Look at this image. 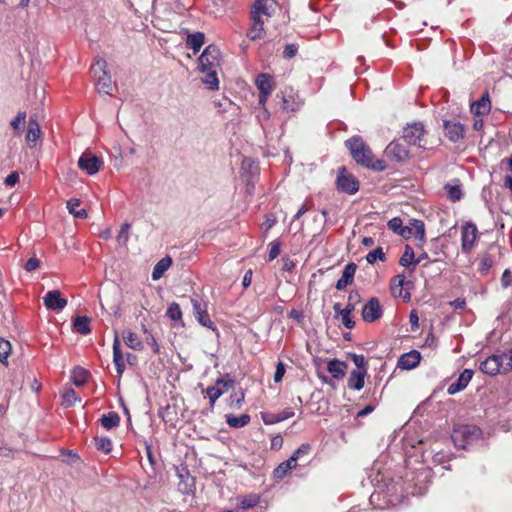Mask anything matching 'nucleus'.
Here are the masks:
<instances>
[{
    "label": "nucleus",
    "instance_id": "obj_1",
    "mask_svg": "<svg viewBox=\"0 0 512 512\" xmlns=\"http://www.w3.org/2000/svg\"><path fill=\"white\" fill-rule=\"evenodd\" d=\"M345 143L353 159L358 164L375 170L384 169L383 162L375 159L371 149L364 143L362 138L355 136L348 139Z\"/></svg>",
    "mask_w": 512,
    "mask_h": 512
},
{
    "label": "nucleus",
    "instance_id": "obj_2",
    "mask_svg": "<svg viewBox=\"0 0 512 512\" xmlns=\"http://www.w3.org/2000/svg\"><path fill=\"white\" fill-rule=\"evenodd\" d=\"M479 368L484 374L490 376L512 371V350L487 357L481 362Z\"/></svg>",
    "mask_w": 512,
    "mask_h": 512
},
{
    "label": "nucleus",
    "instance_id": "obj_3",
    "mask_svg": "<svg viewBox=\"0 0 512 512\" xmlns=\"http://www.w3.org/2000/svg\"><path fill=\"white\" fill-rule=\"evenodd\" d=\"M482 431L476 425H458L453 429L451 438L456 447L465 449L467 445L481 437Z\"/></svg>",
    "mask_w": 512,
    "mask_h": 512
},
{
    "label": "nucleus",
    "instance_id": "obj_4",
    "mask_svg": "<svg viewBox=\"0 0 512 512\" xmlns=\"http://www.w3.org/2000/svg\"><path fill=\"white\" fill-rule=\"evenodd\" d=\"M106 69L107 62L102 58L97 59L91 67V70L96 77V87L98 92L102 94H111L114 84L112 83L111 77Z\"/></svg>",
    "mask_w": 512,
    "mask_h": 512
},
{
    "label": "nucleus",
    "instance_id": "obj_5",
    "mask_svg": "<svg viewBox=\"0 0 512 512\" xmlns=\"http://www.w3.org/2000/svg\"><path fill=\"white\" fill-rule=\"evenodd\" d=\"M220 67V51L214 45L205 48L198 59L200 71L218 70Z\"/></svg>",
    "mask_w": 512,
    "mask_h": 512
},
{
    "label": "nucleus",
    "instance_id": "obj_6",
    "mask_svg": "<svg viewBox=\"0 0 512 512\" xmlns=\"http://www.w3.org/2000/svg\"><path fill=\"white\" fill-rule=\"evenodd\" d=\"M191 303L193 306V314L197 321L204 327L209 328L213 331H216L215 323L210 319V316L207 311V304L198 298H191Z\"/></svg>",
    "mask_w": 512,
    "mask_h": 512
},
{
    "label": "nucleus",
    "instance_id": "obj_7",
    "mask_svg": "<svg viewBox=\"0 0 512 512\" xmlns=\"http://www.w3.org/2000/svg\"><path fill=\"white\" fill-rule=\"evenodd\" d=\"M393 231L404 239L414 238L417 245L422 246L425 243V226H390Z\"/></svg>",
    "mask_w": 512,
    "mask_h": 512
},
{
    "label": "nucleus",
    "instance_id": "obj_8",
    "mask_svg": "<svg viewBox=\"0 0 512 512\" xmlns=\"http://www.w3.org/2000/svg\"><path fill=\"white\" fill-rule=\"evenodd\" d=\"M424 134V126L421 123L409 124L403 129V139L410 145L422 147Z\"/></svg>",
    "mask_w": 512,
    "mask_h": 512
},
{
    "label": "nucleus",
    "instance_id": "obj_9",
    "mask_svg": "<svg viewBox=\"0 0 512 512\" xmlns=\"http://www.w3.org/2000/svg\"><path fill=\"white\" fill-rule=\"evenodd\" d=\"M257 89L259 90V105L265 106L269 95L273 91V78L268 74H259L255 80Z\"/></svg>",
    "mask_w": 512,
    "mask_h": 512
},
{
    "label": "nucleus",
    "instance_id": "obj_10",
    "mask_svg": "<svg viewBox=\"0 0 512 512\" xmlns=\"http://www.w3.org/2000/svg\"><path fill=\"white\" fill-rule=\"evenodd\" d=\"M102 165L103 161L89 151L84 152L78 160V167L89 175L96 174Z\"/></svg>",
    "mask_w": 512,
    "mask_h": 512
},
{
    "label": "nucleus",
    "instance_id": "obj_11",
    "mask_svg": "<svg viewBox=\"0 0 512 512\" xmlns=\"http://www.w3.org/2000/svg\"><path fill=\"white\" fill-rule=\"evenodd\" d=\"M233 384L234 381L232 379L225 380L223 378H219L216 380L214 386L208 387L206 389L205 393L209 398V404L211 408L214 407L216 400L220 398L225 392H227Z\"/></svg>",
    "mask_w": 512,
    "mask_h": 512
},
{
    "label": "nucleus",
    "instance_id": "obj_12",
    "mask_svg": "<svg viewBox=\"0 0 512 512\" xmlns=\"http://www.w3.org/2000/svg\"><path fill=\"white\" fill-rule=\"evenodd\" d=\"M361 314L365 322L372 323L379 320L383 315V310L378 298H370L363 306Z\"/></svg>",
    "mask_w": 512,
    "mask_h": 512
},
{
    "label": "nucleus",
    "instance_id": "obj_13",
    "mask_svg": "<svg viewBox=\"0 0 512 512\" xmlns=\"http://www.w3.org/2000/svg\"><path fill=\"white\" fill-rule=\"evenodd\" d=\"M277 3L275 0H257L253 5L250 18L268 19L273 14Z\"/></svg>",
    "mask_w": 512,
    "mask_h": 512
},
{
    "label": "nucleus",
    "instance_id": "obj_14",
    "mask_svg": "<svg viewBox=\"0 0 512 512\" xmlns=\"http://www.w3.org/2000/svg\"><path fill=\"white\" fill-rule=\"evenodd\" d=\"M478 239L477 226H462L461 249L463 253H470Z\"/></svg>",
    "mask_w": 512,
    "mask_h": 512
},
{
    "label": "nucleus",
    "instance_id": "obj_15",
    "mask_svg": "<svg viewBox=\"0 0 512 512\" xmlns=\"http://www.w3.org/2000/svg\"><path fill=\"white\" fill-rule=\"evenodd\" d=\"M338 188L344 192L354 194L358 191L359 185L356 178L347 173L345 168H342L337 177Z\"/></svg>",
    "mask_w": 512,
    "mask_h": 512
},
{
    "label": "nucleus",
    "instance_id": "obj_16",
    "mask_svg": "<svg viewBox=\"0 0 512 512\" xmlns=\"http://www.w3.org/2000/svg\"><path fill=\"white\" fill-rule=\"evenodd\" d=\"M44 305L47 309L60 311L67 306V300L61 297L58 290H51L43 297Z\"/></svg>",
    "mask_w": 512,
    "mask_h": 512
},
{
    "label": "nucleus",
    "instance_id": "obj_17",
    "mask_svg": "<svg viewBox=\"0 0 512 512\" xmlns=\"http://www.w3.org/2000/svg\"><path fill=\"white\" fill-rule=\"evenodd\" d=\"M445 136L452 142H458L464 138L465 127L456 121L444 122Z\"/></svg>",
    "mask_w": 512,
    "mask_h": 512
},
{
    "label": "nucleus",
    "instance_id": "obj_18",
    "mask_svg": "<svg viewBox=\"0 0 512 512\" xmlns=\"http://www.w3.org/2000/svg\"><path fill=\"white\" fill-rule=\"evenodd\" d=\"M421 360V354L417 350H411L402 354L397 362V366L403 370H411L416 368Z\"/></svg>",
    "mask_w": 512,
    "mask_h": 512
},
{
    "label": "nucleus",
    "instance_id": "obj_19",
    "mask_svg": "<svg viewBox=\"0 0 512 512\" xmlns=\"http://www.w3.org/2000/svg\"><path fill=\"white\" fill-rule=\"evenodd\" d=\"M473 370L471 369H464L461 374L459 375L458 379L456 382H453L451 383L449 386H448V389H447V393L449 395H454L460 391H463L467 385L469 384V382L471 381L472 377H473Z\"/></svg>",
    "mask_w": 512,
    "mask_h": 512
},
{
    "label": "nucleus",
    "instance_id": "obj_20",
    "mask_svg": "<svg viewBox=\"0 0 512 512\" xmlns=\"http://www.w3.org/2000/svg\"><path fill=\"white\" fill-rule=\"evenodd\" d=\"M26 142L29 147H35L41 138V129L36 117H30L26 132Z\"/></svg>",
    "mask_w": 512,
    "mask_h": 512
},
{
    "label": "nucleus",
    "instance_id": "obj_21",
    "mask_svg": "<svg viewBox=\"0 0 512 512\" xmlns=\"http://www.w3.org/2000/svg\"><path fill=\"white\" fill-rule=\"evenodd\" d=\"M357 265L354 262L348 263L342 272L341 278L336 282V289L343 290L354 281Z\"/></svg>",
    "mask_w": 512,
    "mask_h": 512
},
{
    "label": "nucleus",
    "instance_id": "obj_22",
    "mask_svg": "<svg viewBox=\"0 0 512 512\" xmlns=\"http://www.w3.org/2000/svg\"><path fill=\"white\" fill-rule=\"evenodd\" d=\"M113 362L117 371V374L121 376L125 370L124 356L120 349V340L118 333L115 332L113 340Z\"/></svg>",
    "mask_w": 512,
    "mask_h": 512
},
{
    "label": "nucleus",
    "instance_id": "obj_23",
    "mask_svg": "<svg viewBox=\"0 0 512 512\" xmlns=\"http://www.w3.org/2000/svg\"><path fill=\"white\" fill-rule=\"evenodd\" d=\"M347 364L339 359H332L327 363V371L333 379L342 380L346 375Z\"/></svg>",
    "mask_w": 512,
    "mask_h": 512
},
{
    "label": "nucleus",
    "instance_id": "obj_24",
    "mask_svg": "<svg viewBox=\"0 0 512 512\" xmlns=\"http://www.w3.org/2000/svg\"><path fill=\"white\" fill-rule=\"evenodd\" d=\"M251 22L247 31V37L252 41L263 39L265 36L264 19L251 18Z\"/></svg>",
    "mask_w": 512,
    "mask_h": 512
},
{
    "label": "nucleus",
    "instance_id": "obj_25",
    "mask_svg": "<svg viewBox=\"0 0 512 512\" xmlns=\"http://www.w3.org/2000/svg\"><path fill=\"white\" fill-rule=\"evenodd\" d=\"M366 376L367 372H365V370H352L347 381V387L352 390H361L365 385Z\"/></svg>",
    "mask_w": 512,
    "mask_h": 512
},
{
    "label": "nucleus",
    "instance_id": "obj_26",
    "mask_svg": "<svg viewBox=\"0 0 512 512\" xmlns=\"http://www.w3.org/2000/svg\"><path fill=\"white\" fill-rule=\"evenodd\" d=\"M386 153L397 161H404L409 156L408 149L398 142L390 143L386 148Z\"/></svg>",
    "mask_w": 512,
    "mask_h": 512
},
{
    "label": "nucleus",
    "instance_id": "obj_27",
    "mask_svg": "<svg viewBox=\"0 0 512 512\" xmlns=\"http://www.w3.org/2000/svg\"><path fill=\"white\" fill-rule=\"evenodd\" d=\"M172 265V258L170 256H165L160 259L154 266L152 271V279L159 280L164 273L170 268Z\"/></svg>",
    "mask_w": 512,
    "mask_h": 512
},
{
    "label": "nucleus",
    "instance_id": "obj_28",
    "mask_svg": "<svg viewBox=\"0 0 512 512\" xmlns=\"http://www.w3.org/2000/svg\"><path fill=\"white\" fill-rule=\"evenodd\" d=\"M226 423L231 428H242L249 424L251 417L249 414H242L240 416H236L233 414H227L225 416Z\"/></svg>",
    "mask_w": 512,
    "mask_h": 512
},
{
    "label": "nucleus",
    "instance_id": "obj_29",
    "mask_svg": "<svg viewBox=\"0 0 512 512\" xmlns=\"http://www.w3.org/2000/svg\"><path fill=\"white\" fill-rule=\"evenodd\" d=\"M90 322L87 316H76L73 320V328L81 335H88L91 332Z\"/></svg>",
    "mask_w": 512,
    "mask_h": 512
},
{
    "label": "nucleus",
    "instance_id": "obj_30",
    "mask_svg": "<svg viewBox=\"0 0 512 512\" xmlns=\"http://www.w3.org/2000/svg\"><path fill=\"white\" fill-rule=\"evenodd\" d=\"M100 423L106 430H111L119 426L120 416L114 411L108 412L101 416Z\"/></svg>",
    "mask_w": 512,
    "mask_h": 512
},
{
    "label": "nucleus",
    "instance_id": "obj_31",
    "mask_svg": "<svg viewBox=\"0 0 512 512\" xmlns=\"http://www.w3.org/2000/svg\"><path fill=\"white\" fill-rule=\"evenodd\" d=\"M260 503V496L251 493L239 498V510H248L256 507Z\"/></svg>",
    "mask_w": 512,
    "mask_h": 512
},
{
    "label": "nucleus",
    "instance_id": "obj_32",
    "mask_svg": "<svg viewBox=\"0 0 512 512\" xmlns=\"http://www.w3.org/2000/svg\"><path fill=\"white\" fill-rule=\"evenodd\" d=\"M89 376L90 373L86 369L75 367L72 371L71 379L74 385L80 387L88 382Z\"/></svg>",
    "mask_w": 512,
    "mask_h": 512
},
{
    "label": "nucleus",
    "instance_id": "obj_33",
    "mask_svg": "<svg viewBox=\"0 0 512 512\" xmlns=\"http://www.w3.org/2000/svg\"><path fill=\"white\" fill-rule=\"evenodd\" d=\"M490 111V101L488 95H484L480 100L471 104V112L475 115H483Z\"/></svg>",
    "mask_w": 512,
    "mask_h": 512
},
{
    "label": "nucleus",
    "instance_id": "obj_34",
    "mask_svg": "<svg viewBox=\"0 0 512 512\" xmlns=\"http://www.w3.org/2000/svg\"><path fill=\"white\" fill-rule=\"evenodd\" d=\"M123 339L125 344L136 351H140L143 348L142 341L138 338L137 334L131 331H127L123 333Z\"/></svg>",
    "mask_w": 512,
    "mask_h": 512
},
{
    "label": "nucleus",
    "instance_id": "obj_35",
    "mask_svg": "<svg viewBox=\"0 0 512 512\" xmlns=\"http://www.w3.org/2000/svg\"><path fill=\"white\" fill-rule=\"evenodd\" d=\"M244 400L245 392L242 388H239L230 395L228 405L231 409L239 410L242 407Z\"/></svg>",
    "mask_w": 512,
    "mask_h": 512
},
{
    "label": "nucleus",
    "instance_id": "obj_36",
    "mask_svg": "<svg viewBox=\"0 0 512 512\" xmlns=\"http://www.w3.org/2000/svg\"><path fill=\"white\" fill-rule=\"evenodd\" d=\"M80 206V200L78 199H70L67 202V209L70 214H73L76 219H85L87 216L86 210L84 208L78 209Z\"/></svg>",
    "mask_w": 512,
    "mask_h": 512
},
{
    "label": "nucleus",
    "instance_id": "obj_37",
    "mask_svg": "<svg viewBox=\"0 0 512 512\" xmlns=\"http://www.w3.org/2000/svg\"><path fill=\"white\" fill-rule=\"evenodd\" d=\"M420 261H421L420 259L414 260V251H413L412 247L409 245H406L405 251L399 260L400 265H402L404 267H409L410 265L416 266L417 264L420 263Z\"/></svg>",
    "mask_w": 512,
    "mask_h": 512
},
{
    "label": "nucleus",
    "instance_id": "obj_38",
    "mask_svg": "<svg viewBox=\"0 0 512 512\" xmlns=\"http://www.w3.org/2000/svg\"><path fill=\"white\" fill-rule=\"evenodd\" d=\"M205 74V77L202 78V82L212 90H216L219 87V80L217 78V70H208L201 71Z\"/></svg>",
    "mask_w": 512,
    "mask_h": 512
},
{
    "label": "nucleus",
    "instance_id": "obj_39",
    "mask_svg": "<svg viewBox=\"0 0 512 512\" xmlns=\"http://www.w3.org/2000/svg\"><path fill=\"white\" fill-rule=\"evenodd\" d=\"M204 44V34L197 32L195 34L188 35L187 37V45L194 50V52H198L202 45Z\"/></svg>",
    "mask_w": 512,
    "mask_h": 512
},
{
    "label": "nucleus",
    "instance_id": "obj_40",
    "mask_svg": "<svg viewBox=\"0 0 512 512\" xmlns=\"http://www.w3.org/2000/svg\"><path fill=\"white\" fill-rule=\"evenodd\" d=\"M448 197L452 200V201H458L461 199L462 197V190H461V185L458 183V181H456L454 184H446L445 187H444Z\"/></svg>",
    "mask_w": 512,
    "mask_h": 512
},
{
    "label": "nucleus",
    "instance_id": "obj_41",
    "mask_svg": "<svg viewBox=\"0 0 512 512\" xmlns=\"http://www.w3.org/2000/svg\"><path fill=\"white\" fill-rule=\"evenodd\" d=\"M166 315L173 321L181 322V326H184V322L182 320V311L178 303H171L166 310Z\"/></svg>",
    "mask_w": 512,
    "mask_h": 512
},
{
    "label": "nucleus",
    "instance_id": "obj_42",
    "mask_svg": "<svg viewBox=\"0 0 512 512\" xmlns=\"http://www.w3.org/2000/svg\"><path fill=\"white\" fill-rule=\"evenodd\" d=\"M94 443H95L97 450H99V451H102L106 454H108L112 451L113 445H112L110 438H108V437H103V436L95 437Z\"/></svg>",
    "mask_w": 512,
    "mask_h": 512
},
{
    "label": "nucleus",
    "instance_id": "obj_43",
    "mask_svg": "<svg viewBox=\"0 0 512 512\" xmlns=\"http://www.w3.org/2000/svg\"><path fill=\"white\" fill-rule=\"evenodd\" d=\"M12 345L11 343L4 339L0 338V362L3 364H7V359L11 354Z\"/></svg>",
    "mask_w": 512,
    "mask_h": 512
},
{
    "label": "nucleus",
    "instance_id": "obj_44",
    "mask_svg": "<svg viewBox=\"0 0 512 512\" xmlns=\"http://www.w3.org/2000/svg\"><path fill=\"white\" fill-rule=\"evenodd\" d=\"M348 358H350L353 361V363L355 364V366H356L355 370H358V371L365 370V372H367L368 364H367V361H366V359H365V357L363 355H359V354H355V353H349L348 354Z\"/></svg>",
    "mask_w": 512,
    "mask_h": 512
},
{
    "label": "nucleus",
    "instance_id": "obj_45",
    "mask_svg": "<svg viewBox=\"0 0 512 512\" xmlns=\"http://www.w3.org/2000/svg\"><path fill=\"white\" fill-rule=\"evenodd\" d=\"M62 398H63V402L67 405V406H73L75 405V403L78 401L80 402L81 399L78 397L77 393L75 392L74 389L72 388H68V389H65L63 394H62Z\"/></svg>",
    "mask_w": 512,
    "mask_h": 512
},
{
    "label": "nucleus",
    "instance_id": "obj_46",
    "mask_svg": "<svg viewBox=\"0 0 512 512\" xmlns=\"http://www.w3.org/2000/svg\"><path fill=\"white\" fill-rule=\"evenodd\" d=\"M26 121V112L20 111L17 116L11 121L10 125L14 129L17 135H20L22 132V126Z\"/></svg>",
    "mask_w": 512,
    "mask_h": 512
},
{
    "label": "nucleus",
    "instance_id": "obj_47",
    "mask_svg": "<svg viewBox=\"0 0 512 512\" xmlns=\"http://www.w3.org/2000/svg\"><path fill=\"white\" fill-rule=\"evenodd\" d=\"M492 264V257L486 254L480 260L478 271L480 272L481 275H486L490 271Z\"/></svg>",
    "mask_w": 512,
    "mask_h": 512
},
{
    "label": "nucleus",
    "instance_id": "obj_48",
    "mask_svg": "<svg viewBox=\"0 0 512 512\" xmlns=\"http://www.w3.org/2000/svg\"><path fill=\"white\" fill-rule=\"evenodd\" d=\"M350 307L348 309H343L339 311V315L341 316V320L343 325L348 329H353L355 327V321L351 318Z\"/></svg>",
    "mask_w": 512,
    "mask_h": 512
},
{
    "label": "nucleus",
    "instance_id": "obj_49",
    "mask_svg": "<svg viewBox=\"0 0 512 512\" xmlns=\"http://www.w3.org/2000/svg\"><path fill=\"white\" fill-rule=\"evenodd\" d=\"M366 260L370 264L375 263L377 260L384 261L385 260V253L383 252L381 247H378V248L374 249L373 251H370L366 255Z\"/></svg>",
    "mask_w": 512,
    "mask_h": 512
},
{
    "label": "nucleus",
    "instance_id": "obj_50",
    "mask_svg": "<svg viewBox=\"0 0 512 512\" xmlns=\"http://www.w3.org/2000/svg\"><path fill=\"white\" fill-rule=\"evenodd\" d=\"M261 419L266 425H272L281 422L280 415L272 412H261Z\"/></svg>",
    "mask_w": 512,
    "mask_h": 512
},
{
    "label": "nucleus",
    "instance_id": "obj_51",
    "mask_svg": "<svg viewBox=\"0 0 512 512\" xmlns=\"http://www.w3.org/2000/svg\"><path fill=\"white\" fill-rule=\"evenodd\" d=\"M360 299L361 297L358 291H351L348 296V302L344 309H348L350 307V312H353L356 308V305L360 302Z\"/></svg>",
    "mask_w": 512,
    "mask_h": 512
},
{
    "label": "nucleus",
    "instance_id": "obj_52",
    "mask_svg": "<svg viewBox=\"0 0 512 512\" xmlns=\"http://www.w3.org/2000/svg\"><path fill=\"white\" fill-rule=\"evenodd\" d=\"M142 330L144 331V333L149 334L148 337L146 338V343L151 347L154 354H160V346L155 337L148 332L145 325H142Z\"/></svg>",
    "mask_w": 512,
    "mask_h": 512
},
{
    "label": "nucleus",
    "instance_id": "obj_53",
    "mask_svg": "<svg viewBox=\"0 0 512 512\" xmlns=\"http://www.w3.org/2000/svg\"><path fill=\"white\" fill-rule=\"evenodd\" d=\"M311 445L308 443L301 444L292 454L297 460H299L303 456H307L311 452Z\"/></svg>",
    "mask_w": 512,
    "mask_h": 512
},
{
    "label": "nucleus",
    "instance_id": "obj_54",
    "mask_svg": "<svg viewBox=\"0 0 512 512\" xmlns=\"http://www.w3.org/2000/svg\"><path fill=\"white\" fill-rule=\"evenodd\" d=\"M269 247L270 248H269L268 257H269V261H272L275 258H277L279 256V254H280L281 242L278 241V240L272 241L269 244Z\"/></svg>",
    "mask_w": 512,
    "mask_h": 512
},
{
    "label": "nucleus",
    "instance_id": "obj_55",
    "mask_svg": "<svg viewBox=\"0 0 512 512\" xmlns=\"http://www.w3.org/2000/svg\"><path fill=\"white\" fill-rule=\"evenodd\" d=\"M289 472H291L290 467L286 466V463L283 461L275 468L274 477L277 479H283Z\"/></svg>",
    "mask_w": 512,
    "mask_h": 512
},
{
    "label": "nucleus",
    "instance_id": "obj_56",
    "mask_svg": "<svg viewBox=\"0 0 512 512\" xmlns=\"http://www.w3.org/2000/svg\"><path fill=\"white\" fill-rule=\"evenodd\" d=\"M94 234L105 240L111 238L112 236V232L109 226H96V231Z\"/></svg>",
    "mask_w": 512,
    "mask_h": 512
},
{
    "label": "nucleus",
    "instance_id": "obj_57",
    "mask_svg": "<svg viewBox=\"0 0 512 512\" xmlns=\"http://www.w3.org/2000/svg\"><path fill=\"white\" fill-rule=\"evenodd\" d=\"M285 374V365L282 361H279L276 365V370L274 373V381L279 383L282 381Z\"/></svg>",
    "mask_w": 512,
    "mask_h": 512
},
{
    "label": "nucleus",
    "instance_id": "obj_58",
    "mask_svg": "<svg viewBox=\"0 0 512 512\" xmlns=\"http://www.w3.org/2000/svg\"><path fill=\"white\" fill-rule=\"evenodd\" d=\"M39 266H40V260L36 257H31L25 263L24 269L27 272H32V271L36 270Z\"/></svg>",
    "mask_w": 512,
    "mask_h": 512
},
{
    "label": "nucleus",
    "instance_id": "obj_59",
    "mask_svg": "<svg viewBox=\"0 0 512 512\" xmlns=\"http://www.w3.org/2000/svg\"><path fill=\"white\" fill-rule=\"evenodd\" d=\"M283 443H284L283 437L280 434H277L272 437L271 443H270V448L272 450L278 451L282 448Z\"/></svg>",
    "mask_w": 512,
    "mask_h": 512
},
{
    "label": "nucleus",
    "instance_id": "obj_60",
    "mask_svg": "<svg viewBox=\"0 0 512 512\" xmlns=\"http://www.w3.org/2000/svg\"><path fill=\"white\" fill-rule=\"evenodd\" d=\"M129 228H130V226H121V229L117 236V241L120 245L125 244L127 242L128 235H129V232H128Z\"/></svg>",
    "mask_w": 512,
    "mask_h": 512
},
{
    "label": "nucleus",
    "instance_id": "obj_61",
    "mask_svg": "<svg viewBox=\"0 0 512 512\" xmlns=\"http://www.w3.org/2000/svg\"><path fill=\"white\" fill-rule=\"evenodd\" d=\"M512 284V274L509 269H505L501 277V285L503 288H508Z\"/></svg>",
    "mask_w": 512,
    "mask_h": 512
},
{
    "label": "nucleus",
    "instance_id": "obj_62",
    "mask_svg": "<svg viewBox=\"0 0 512 512\" xmlns=\"http://www.w3.org/2000/svg\"><path fill=\"white\" fill-rule=\"evenodd\" d=\"M409 323L411 325V330L416 331L419 328V317L416 310H412L409 315Z\"/></svg>",
    "mask_w": 512,
    "mask_h": 512
},
{
    "label": "nucleus",
    "instance_id": "obj_63",
    "mask_svg": "<svg viewBox=\"0 0 512 512\" xmlns=\"http://www.w3.org/2000/svg\"><path fill=\"white\" fill-rule=\"evenodd\" d=\"M404 281H405L404 275H396L393 278L392 287H391L392 290H394L397 287V288H399V293H401V289L404 285Z\"/></svg>",
    "mask_w": 512,
    "mask_h": 512
},
{
    "label": "nucleus",
    "instance_id": "obj_64",
    "mask_svg": "<svg viewBox=\"0 0 512 512\" xmlns=\"http://www.w3.org/2000/svg\"><path fill=\"white\" fill-rule=\"evenodd\" d=\"M19 180V175L17 172H12L10 173L6 178H5V181L4 183L7 185V186H14Z\"/></svg>",
    "mask_w": 512,
    "mask_h": 512
}]
</instances>
